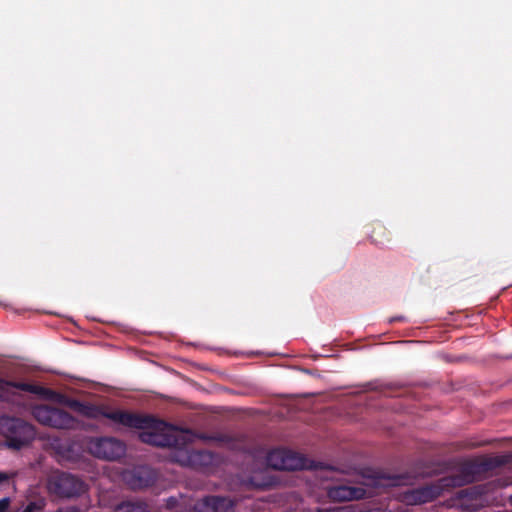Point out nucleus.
I'll use <instances>...</instances> for the list:
<instances>
[{"label":"nucleus","instance_id":"f257e3e1","mask_svg":"<svg viewBox=\"0 0 512 512\" xmlns=\"http://www.w3.org/2000/svg\"><path fill=\"white\" fill-rule=\"evenodd\" d=\"M56 393L58 396L53 400H59L85 417L91 419L103 417L122 426L141 430L139 439L143 443L155 447L173 448L174 450L178 449L179 446L187 444L188 439L182 431L152 415H143L123 410L108 411L103 407L84 403L77 399L66 398L58 392Z\"/></svg>","mask_w":512,"mask_h":512},{"label":"nucleus","instance_id":"f03ea898","mask_svg":"<svg viewBox=\"0 0 512 512\" xmlns=\"http://www.w3.org/2000/svg\"><path fill=\"white\" fill-rule=\"evenodd\" d=\"M0 435L9 448L19 450L34 440L36 431L32 424L21 418L2 415L0 416Z\"/></svg>","mask_w":512,"mask_h":512},{"label":"nucleus","instance_id":"7ed1b4c3","mask_svg":"<svg viewBox=\"0 0 512 512\" xmlns=\"http://www.w3.org/2000/svg\"><path fill=\"white\" fill-rule=\"evenodd\" d=\"M172 460L183 467L195 470L208 471L217 462V456L208 450H194L185 446H179L173 450Z\"/></svg>","mask_w":512,"mask_h":512},{"label":"nucleus","instance_id":"20e7f679","mask_svg":"<svg viewBox=\"0 0 512 512\" xmlns=\"http://www.w3.org/2000/svg\"><path fill=\"white\" fill-rule=\"evenodd\" d=\"M32 414L42 425L56 429H74L78 425L77 420L70 413L48 405L34 407Z\"/></svg>","mask_w":512,"mask_h":512},{"label":"nucleus","instance_id":"39448f33","mask_svg":"<svg viewBox=\"0 0 512 512\" xmlns=\"http://www.w3.org/2000/svg\"><path fill=\"white\" fill-rule=\"evenodd\" d=\"M48 489L62 498H72L86 491L85 483L70 473H55L48 480Z\"/></svg>","mask_w":512,"mask_h":512},{"label":"nucleus","instance_id":"423d86ee","mask_svg":"<svg viewBox=\"0 0 512 512\" xmlns=\"http://www.w3.org/2000/svg\"><path fill=\"white\" fill-rule=\"evenodd\" d=\"M92 455L104 460H117L126 452L125 444L114 437L92 438L88 443Z\"/></svg>","mask_w":512,"mask_h":512},{"label":"nucleus","instance_id":"0eeeda50","mask_svg":"<svg viewBox=\"0 0 512 512\" xmlns=\"http://www.w3.org/2000/svg\"><path fill=\"white\" fill-rule=\"evenodd\" d=\"M9 388H15L21 391L29 392L45 399H54L56 396H58L56 391L50 388L31 383L6 380L0 377V402H10L12 400L14 393L11 392Z\"/></svg>","mask_w":512,"mask_h":512},{"label":"nucleus","instance_id":"6e6552de","mask_svg":"<svg viewBox=\"0 0 512 512\" xmlns=\"http://www.w3.org/2000/svg\"><path fill=\"white\" fill-rule=\"evenodd\" d=\"M326 493L333 502L360 500L366 496L364 488L346 484L331 485L327 487Z\"/></svg>","mask_w":512,"mask_h":512},{"label":"nucleus","instance_id":"1a4fd4ad","mask_svg":"<svg viewBox=\"0 0 512 512\" xmlns=\"http://www.w3.org/2000/svg\"><path fill=\"white\" fill-rule=\"evenodd\" d=\"M234 502L224 496H207L195 506L196 512H233Z\"/></svg>","mask_w":512,"mask_h":512},{"label":"nucleus","instance_id":"9d476101","mask_svg":"<svg viewBox=\"0 0 512 512\" xmlns=\"http://www.w3.org/2000/svg\"><path fill=\"white\" fill-rule=\"evenodd\" d=\"M439 495V488L422 486L411 489L404 494V502L408 505H419L433 501Z\"/></svg>","mask_w":512,"mask_h":512},{"label":"nucleus","instance_id":"9b49d317","mask_svg":"<svg viewBox=\"0 0 512 512\" xmlns=\"http://www.w3.org/2000/svg\"><path fill=\"white\" fill-rule=\"evenodd\" d=\"M314 468L313 462L303 455L287 450L284 470H302Z\"/></svg>","mask_w":512,"mask_h":512},{"label":"nucleus","instance_id":"f8f14e48","mask_svg":"<svg viewBox=\"0 0 512 512\" xmlns=\"http://www.w3.org/2000/svg\"><path fill=\"white\" fill-rule=\"evenodd\" d=\"M287 449H274L267 455V464L275 470H284Z\"/></svg>","mask_w":512,"mask_h":512},{"label":"nucleus","instance_id":"ddd939ff","mask_svg":"<svg viewBox=\"0 0 512 512\" xmlns=\"http://www.w3.org/2000/svg\"><path fill=\"white\" fill-rule=\"evenodd\" d=\"M370 239L377 245H383L390 241V233L387 231L384 225L381 223H376L372 227Z\"/></svg>","mask_w":512,"mask_h":512},{"label":"nucleus","instance_id":"4468645a","mask_svg":"<svg viewBox=\"0 0 512 512\" xmlns=\"http://www.w3.org/2000/svg\"><path fill=\"white\" fill-rule=\"evenodd\" d=\"M147 505L143 502L126 501L116 507L115 512H147Z\"/></svg>","mask_w":512,"mask_h":512},{"label":"nucleus","instance_id":"2eb2a0df","mask_svg":"<svg viewBox=\"0 0 512 512\" xmlns=\"http://www.w3.org/2000/svg\"><path fill=\"white\" fill-rule=\"evenodd\" d=\"M45 506V500L44 499H38L35 501L29 502L22 512H36L41 511Z\"/></svg>","mask_w":512,"mask_h":512},{"label":"nucleus","instance_id":"dca6fc26","mask_svg":"<svg viewBox=\"0 0 512 512\" xmlns=\"http://www.w3.org/2000/svg\"><path fill=\"white\" fill-rule=\"evenodd\" d=\"M144 472H145L144 470H137L133 474L139 480V483L136 484L137 487H144V486H148L149 485V481L148 480H144L142 478V476H141Z\"/></svg>","mask_w":512,"mask_h":512},{"label":"nucleus","instance_id":"f3484780","mask_svg":"<svg viewBox=\"0 0 512 512\" xmlns=\"http://www.w3.org/2000/svg\"><path fill=\"white\" fill-rule=\"evenodd\" d=\"M10 498L5 497L0 499V512H9Z\"/></svg>","mask_w":512,"mask_h":512},{"label":"nucleus","instance_id":"a211bd4d","mask_svg":"<svg viewBox=\"0 0 512 512\" xmlns=\"http://www.w3.org/2000/svg\"><path fill=\"white\" fill-rule=\"evenodd\" d=\"M55 512H80V511H79V508L72 506V507H67V508H60Z\"/></svg>","mask_w":512,"mask_h":512},{"label":"nucleus","instance_id":"6ab92c4d","mask_svg":"<svg viewBox=\"0 0 512 512\" xmlns=\"http://www.w3.org/2000/svg\"><path fill=\"white\" fill-rule=\"evenodd\" d=\"M176 504H177V499H176V498H174V497H170V498L168 499V501H167V506H168L169 508H174Z\"/></svg>","mask_w":512,"mask_h":512},{"label":"nucleus","instance_id":"aec40b11","mask_svg":"<svg viewBox=\"0 0 512 512\" xmlns=\"http://www.w3.org/2000/svg\"><path fill=\"white\" fill-rule=\"evenodd\" d=\"M332 512H350V508L349 507H339V508L334 509Z\"/></svg>","mask_w":512,"mask_h":512},{"label":"nucleus","instance_id":"412c9836","mask_svg":"<svg viewBox=\"0 0 512 512\" xmlns=\"http://www.w3.org/2000/svg\"><path fill=\"white\" fill-rule=\"evenodd\" d=\"M7 479H8V478H7L6 474H4V473H0V485H1L3 482L7 481Z\"/></svg>","mask_w":512,"mask_h":512},{"label":"nucleus","instance_id":"4be33fe9","mask_svg":"<svg viewBox=\"0 0 512 512\" xmlns=\"http://www.w3.org/2000/svg\"><path fill=\"white\" fill-rule=\"evenodd\" d=\"M404 320V317L400 316V317H395V318H392L391 321H403Z\"/></svg>","mask_w":512,"mask_h":512},{"label":"nucleus","instance_id":"5701e85b","mask_svg":"<svg viewBox=\"0 0 512 512\" xmlns=\"http://www.w3.org/2000/svg\"><path fill=\"white\" fill-rule=\"evenodd\" d=\"M392 480H393V484L397 485V484H399L400 478L399 477H393Z\"/></svg>","mask_w":512,"mask_h":512},{"label":"nucleus","instance_id":"b1692460","mask_svg":"<svg viewBox=\"0 0 512 512\" xmlns=\"http://www.w3.org/2000/svg\"><path fill=\"white\" fill-rule=\"evenodd\" d=\"M463 484V481H455L454 482V485H462Z\"/></svg>","mask_w":512,"mask_h":512}]
</instances>
